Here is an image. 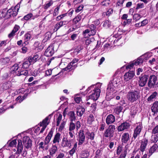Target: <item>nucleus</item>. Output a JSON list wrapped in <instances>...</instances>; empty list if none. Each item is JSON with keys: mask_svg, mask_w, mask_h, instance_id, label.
<instances>
[{"mask_svg": "<svg viewBox=\"0 0 158 158\" xmlns=\"http://www.w3.org/2000/svg\"><path fill=\"white\" fill-rule=\"evenodd\" d=\"M140 97L139 90L136 89H130L127 93V99L131 103H133L139 99Z\"/></svg>", "mask_w": 158, "mask_h": 158, "instance_id": "f257e3e1", "label": "nucleus"}, {"mask_svg": "<svg viewBox=\"0 0 158 158\" xmlns=\"http://www.w3.org/2000/svg\"><path fill=\"white\" fill-rule=\"evenodd\" d=\"M115 130V126L113 125H109L107 128H106L103 133V136L105 138H111L113 137Z\"/></svg>", "mask_w": 158, "mask_h": 158, "instance_id": "f03ea898", "label": "nucleus"}, {"mask_svg": "<svg viewBox=\"0 0 158 158\" xmlns=\"http://www.w3.org/2000/svg\"><path fill=\"white\" fill-rule=\"evenodd\" d=\"M148 85L150 88H154L158 87L157 78L156 76L152 75L149 77Z\"/></svg>", "mask_w": 158, "mask_h": 158, "instance_id": "7ed1b4c3", "label": "nucleus"}, {"mask_svg": "<svg viewBox=\"0 0 158 158\" xmlns=\"http://www.w3.org/2000/svg\"><path fill=\"white\" fill-rule=\"evenodd\" d=\"M53 134V130L52 128L51 129V130L49 132L47 136L46 137L44 140V142H41L39 144V148H41L44 149V147L43 146L44 144L45 145H46L48 144L50 141L51 138L52 137Z\"/></svg>", "mask_w": 158, "mask_h": 158, "instance_id": "20e7f679", "label": "nucleus"}, {"mask_svg": "<svg viewBox=\"0 0 158 158\" xmlns=\"http://www.w3.org/2000/svg\"><path fill=\"white\" fill-rule=\"evenodd\" d=\"M20 7V5L17 4L14 7H11L7 10V15L9 17H15L17 15Z\"/></svg>", "mask_w": 158, "mask_h": 158, "instance_id": "39448f33", "label": "nucleus"}, {"mask_svg": "<svg viewBox=\"0 0 158 158\" xmlns=\"http://www.w3.org/2000/svg\"><path fill=\"white\" fill-rule=\"evenodd\" d=\"M158 148V146L157 144H154L152 146L150 147L149 149L148 153H145L143 155L141 158H149L152 154L155 152Z\"/></svg>", "mask_w": 158, "mask_h": 158, "instance_id": "423d86ee", "label": "nucleus"}, {"mask_svg": "<svg viewBox=\"0 0 158 158\" xmlns=\"http://www.w3.org/2000/svg\"><path fill=\"white\" fill-rule=\"evenodd\" d=\"M143 62V59L141 58H139L136 60L133 61L131 62L127 66H123L121 67V69L124 68L125 67L126 69H131L133 68L134 65L137 66L141 64H142Z\"/></svg>", "mask_w": 158, "mask_h": 158, "instance_id": "0eeeda50", "label": "nucleus"}, {"mask_svg": "<svg viewBox=\"0 0 158 158\" xmlns=\"http://www.w3.org/2000/svg\"><path fill=\"white\" fill-rule=\"evenodd\" d=\"M23 145L27 149L31 148L32 146V140L28 136L23 137Z\"/></svg>", "mask_w": 158, "mask_h": 158, "instance_id": "6e6552de", "label": "nucleus"}, {"mask_svg": "<svg viewBox=\"0 0 158 158\" xmlns=\"http://www.w3.org/2000/svg\"><path fill=\"white\" fill-rule=\"evenodd\" d=\"M149 77L148 76L146 75H144L141 77H139V86L141 87L144 86L146 84L147 81H148Z\"/></svg>", "mask_w": 158, "mask_h": 158, "instance_id": "1a4fd4ad", "label": "nucleus"}, {"mask_svg": "<svg viewBox=\"0 0 158 158\" xmlns=\"http://www.w3.org/2000/svg\"><path fill=\"white\" fill-rule=\"evenodd\" d=\"M93 91L92 94L89 96V98L96 101L98 99V98L100 97L101 90L99 89L95 88Z\"/></svg>", "mask_w": 158, "mask_h": 158, "instance_id": "9d476101", "label": "nucleus"}, {"mask_svg": "<svg viewBox=\"0 0 158 158\" xmlns=\"http://www.w3.org/2000/svg\"><path fill=\"white\" fill-rule=\"evenodd\" d=\"M130 124L128 122H125L118 126L117 128V131L118 132L122 131L125 130H127L130 128Z\"/></svg>", "mask_w": 158, "mask_h": 158, "instance_id": "9b49d317", "label": "nucleus"}, {"mask_svg": "<svg viewBox=\"0 0 158 158\" xmlns=\"http://www.w3.org/2000/svg\"><path fill=\"white\" fill-rule=\"evenodd\" d=\"M148 143V139L146 138H144L141 141V144L139 147V150L141 152H143L145 151Z\"/></svg>", "mask_w": 158, "mask_h": 158, "instance_id": "f8f14e48", "label": "nucleus"}, {"mask_svg": "<svg viewBox=\"0 0 158 158\" xmlns=\"http://www.w3.org/2000/svg\"><path fill=\"white\" fill-rule=\"evenodd\" d=\"M78 145H80L82 144L85 139V136L83 130H80L78 133Z\"/></svg>", "mask_w": 158, "mask_h": 158, "instance_id": "ddd939ff", "label": "nucleus"}, {"mask_svg": "<svg viewBox=\"0 0 158 158\" xmlns=\"http://www.w3.org/2000/svg\"><path fill=\"white\" fill-rule=\"evenodd\" d=\"M142 125L139 124L137 126L135 129L134 130V133L133 135V138L134 139H135L137 138L138 136L139 135L141 131Z\"/></svg>", "mask_w": 158, "mask_h": 158, "instance_id": "4468645a", "label": "nucleus"}, {"mask_svg": "<svg viewBox=\"0 0 158 158\" xmlns=\"http://www.w3.org/2000/svg\"><path fill=\"white\" fill-rule=\"evenodd\" d=\"M78 61V59L76 58L74 59L72 61L68 64L66 68L62 69H74L77 67V63Z\"/></svg>", "mask_w": 158, "mask_h": 158, "instance_id": "2eb2a0df", "label": "nucleus"}, {"mask_svg": "<svg viewBox=\"0 0 158 158\" xmlns=\"http://www.w3.org/2000/svg\"><path fill=\"white\" fill-rule=\"evenodd\" d=\"M134 75V71L133 70L129 71L124 75V79L125 81H128L133 78Z\"/></svg>", "mask_w": 158, "mask_h": 158, "instance_id": "dca6fc26", "label": "nucleus"}, {"mask_svg": "<svg viewBox=\"0 0 158 158\" xmlns=\"http://www.w3.org/2000/svg\"><path fill=\"white\" fill-rule=\"evenodd\" d=\"M115 121V116L111 114L108 115L106 118V123L108 125L113 123Z\"/></svg>", "mask_w": 158, "mask_h": 158, "instance_id": "f3484780", "label": "nucleus"}, {"mask_svg": "<svg viewBox=\"0 0 158 158\" xmlns=\"http://www.w3.org/2000/svg\"><path fill=\"white\" fill-rule=\"evenodd\" d=\"M118 79L117 78H114L113 80L110 81V83L108 85V87L110 88V90H111V89L113 90L115 87L117 86V84L118 83Z\"/></svg>", "mask_w": 158, "mask_h": 158, "instance_id": "a211bd4d", "label": "nucleus"}, {"mask_svg": "<svg viewBox=\"0 0 158 158\" xmlns=\"http://www.w3.org/2000/svg\"><path fill=\"white\" fill-rule=\"evenodd\" d=\"M18 142L17 151L15 152V154L17 155L20 154L23 150V145L22 143L21 140L20 139H18Z\"/></svg>", "mask_w": 158, "mask_h": 158, "instance_id": "6ab92c4d", "label": "nucleus"}, {"mask_svg": "<svg viewBox=\"0 0 158 158\" xmlns=\"http://www.w3.org/2000/svg\"><path fill=\"white\" fill-rule=\"evenodd\" d=\"M54 53L53 48L52 46H49L45 51L44 55L47 57H49L51 56Z\"/></svg>", "mask_w": 158, "mask_h": 158, "instance_id": "aec40b11", "label": "nucleus"}, {"mask_svg": "<svg viewBox=\"0 0 158 158\" xmlns=\"http://www.w3.org/2000/svg\"><path fill=\"white\" fill-rule=\"evenodd\" d=\"M69 23L68 21L64 20L63 21H61L59 23L56 24L54 26V30L57 31L63 25L68 24Z\"/></svg>", "mask_w": 158, "mask_h": 158, "instance_id": "412c9836", "label": "nucleus"}, {"mask_svg": "<svg viewBox=\"0 0 158 158\" xmlns=\"http://www.w3.org/2000/svg\"><path fill=\"white\" fill-rule=\"evenodd\" d=\"M85 111V109L82 106H79L76 108L77 115L79 117H81Z\"/></svg>", "mask_w": 158, "mask_h": 158, "instance_id": "4be33fe9", "label": "nucleus"}, {"mask_svg": "<svg viewBox=\"0 0 158 158\" xmlns=\"http://www.w3.org/2000/svg\"><path fill=\"white\" fill-rule=\"evenodd\" d=\"M130 139V135L128 132L124 133L123 134L121 141L122 143H125L127 142Z\"/></svg>", "mask_w": 158, "mask_h": 158, "instance_id": "5701e85b", "label": "nucleus"}, {"mask_svg": "<svg viewBox=\"0 0 158 158\" xmlns=\"http://www.w3.org/2000/svg\"><path fill=\"white\" fill-rule=\"evenodd\" d=\"M58 150V148L56 144H52V146L49 149V155L51 156H53Z\"/></svg>", "mask_w": 158, "mask_h": 158, "instance_id": "b1692460", "label": "nucleus"}, {"mask_svg": "<svg viewBox=\"0 0 158 158\" xmlns=\"http://www.w3.org/2000/svg\"><path fill=\"white\" fill-rule=\"evenodd\" d=\"M152 112H153V115H155L158 112V101L155 102L151 107Z\"/></svg>", "mask_w": 158, "mask_h": 158, "instance_id": "393cba45", "label": "nucleus"}, {"mask_svg": "<svg viewBox=\"0 0 158 158\" xmlns=\"http://www.w3.org/2000/svg\"><path fill=\"white\" fill-rule=\"evenodd\" d=\"M69 116V118L70 120V122L74 121L76 119V116L74 111H71L68 113L67 114Z\"/></svg>", "mask_w": 158, "mask_h": 158, "instance_id": "a878e982", "label": "nucleus"}, {"mask_svg": "<svg viewBox=\"0 0 158 158\" xmlns=\"http://www.w3.org/2000/svg\"><path fill=\"white\" fill-rule=\"evenodd\" d=\"M60 133L57 132L56 133L54 136V139L52 140V144H55L56 143H59L60 140Z\"/></svg>", "mask_w": 158, "mask_h": 158, "instance_id": "bb28decb", "label": "nucleus"}, {"mask_svg": "<svg viewBox=\"0 0 158 158\" xmlns=\"http://www.w3.org/2000/svg\"><path fill=\"white\" fill-rule=\"evenodd\" d=\"M49 120V117L48 116H47L41 122H40V123L38 124V125L40 126H45L47 127V126L48 125L49 123V122L48 121Z\"/></svg>", "mask_w": 158, "mask_h": 158, "instance_id": "cd10ccee", "label": "nucleus"}, {"mask_svg": "<svg viewBox=\"0 0 158 158\" xmlns=\"http://www.w3.org/2000/svg\"><path fill=\"white\" fill-rule=\"evenodd\" d=\"M110 90L111 91L112 90H110L109 87H108L107 88V91L106 92V98L107 99V100H109L113 98V92H110Z\"/></svg>", "mask_w": 158, "mask_h": 158, "instance_id": "c85d7f7f", "label": "nucleus"}, {"mask_svg": "<svg viewBox=\"0 0 158 158\" xmlns=\"http://www.w3.org/2000/svg\"><path fill=\"white\" fill-rule=\"evenodd\" d=\"M61 145L62 147L64 148L69 146V140L66 136H63Z\"/></svg>", "mask_w": 158, "mask_h": 158, "instance_id": "c756f323", "label": "nucleus"}, {"mask_svg": "<svg viewBox=\"0 0 158 158\" xmlns=\"http://www.w3.org/2000/svg\"><path fill=\"white\" fill-rule=\"evenodd\" d=\"M158 95L157 93L156 92H154L151 95L149 96L148 99V101L149 102H153L154 101V99L156 98V97Z\"/></svg>", "mask_w": 158, "mask_h": 158, "instance_id": "7c9ffc66", "label": "nucleus"}, {"mask_svg": "<svg viewBox=\"0 0 158 158\" xmlns=\"http://www.w3.org/2000/svg\"><path fill=\"white\" fill-rule=\"evenodd\" d=\"M123 109V107L121 106H117L115 107L114 112L115 114L118 115L121 112Z\"/></svg>", "mask_w": 158, "mask_h": 158, "instance_id": "2f4dec72", "label": "nucleus"}, {"mask_svg": "<svg viewBox=\"0 0 158 158\" xmlns=\"http://www.w3.org/2000/svg\"><path fill=\"white\" fill-rule=\"evenodd\" d=\"M81 15H78L73 19V24H77L81 19Z\"/></svg>", "mask_w": 158, "mask_h": 158, "instance_id": "473e14b6", "label": "nucleus"}, {"mask_svg": "<svg viewBox=\"0 0 158 158\" xmlns=\"http://www.w3.org/2000/svg\"><path fill=\"white\" fill-rule=\"evenodd\" d=\"M38 17V16L36 15L35 17V16H33V15L31 13H29L27 15H25L24 17L23 18L24 20H29L31 18H32V19H34L35 18H37Z\"/></svg>", "mask_w": 158, "mask_h": 158, "instance_id": "72a5a7b5", "label": "nucleus"}, {"mask_svg": "<svg viewBox=\"0 0 158 158\" xmlns=\"http://www.w3.org/2000/svg\"><path fill=\"white\" fill-rule=\"evenodd\" d=\"M102 150L101 149H98L95 152V156L94 157L96 158H100L102 155Z\"/></svg>", "mask_w": 158, "mask_h": 158, "instance_id": "f704fd0d", "label": "nucleus"}, {"mask_svg": "<svg viewBox=\"0 0 158 158\" xmlns=\"http://www.w3.org/2000/svg\"><path fill=\"white\" fill-rule=\"evenodd\" d=\"M89 152L87 151H84L81 155V158H87L89 156Z\"/></svg>", "mask_w": 158, "mask_h": 158, "instance_id": "c9c22d12", "label": "nucleus"}, {"mask_svg": "<svg viewBox=\"0 0 158 158\" xmlns=\"http://www.w3.org/2000/svg\"><path fill=\"white\" fill-rule=\"evenodd\" d=\"M76 127L75 124L74 123H73V122H70V124H69V131H73L75 129Z\"/></svg>", "mask_w": 158, "mask_h": 158, "instance_id": "e433bc0d", "label": "nucleus"}, {"mask_svg": "<svg viewBox=\"0 0 158 158\" xmlns=\"http://www.w3.org/2000/svg\"><path fill=\"white\" fill-rule=\"evenodd\" d=\"M31 64L28 60L26 61L23 63L22 68L23 69H27Z\"/></svg>", "mask_w": 158, "mask_h": 158, "instance_id": "4c0bfd02", "label": "nucleus"}, {"mask_svg": "<svg viewBox=\"0 0 158 158\" xmlns=\"http://www.w3.org/2000/svg\"><path fill=\"white\" fill-rule=\"evenodd\" d=\"M142 17V16L141 15H140L138 14H136L134 15L133 16V19L135 21H137L139 20Z\"/></svg>", "mask_w": 158, "mask_h": 158, "instance_id": "58836bf2", "label": "nucleus"}, {"mask_svg": "<svg viewBox=\"0 0 158 158\" xmlns=\"http://www.w3.org/2000/svg\"><path fill=\"white\" fill-rule=\"evenodd\" d=\"M34 46L35 48H38L40 50H41L43 49V47L40 45V43L38 41L35 42L34 44Z\"/></svg>", "mask_w": 158, "mask_h": 158, "instance_id": "ea45409f", "label": "nucleus"}, {"mask_svg": "<svg viewBox=\"0 0 158 158\" xmlns=\"http://www.w3.org/2000/svg\"><path fill=\"white\" fill-rule=\"evenodd\" d=\"M53 3V2L51 0L48 2L46 3L44 5V9L46 10L50 6H51Z\"/></svg>", "mask_w": 158, "mask_h": 158, "instance_id": "a19ab883", "label": "nucleus"}, {"mask_svg": "<svg viewBox=\"0 0 158 158\" xmlns=\"http://www.w3.org/2000/svg\"><path fill=\"white\" fill-rule=\"evenodd\" d=\"M137 110L135 107H132L130 111V114L131 116L135 115L137 114Z\"/></svg>", "mask_w": 158, "mask_h": 158, "instance_id": "79ce46f5", "label": "nucleus"}, {"mask_svg": "<svg viewBox=\"0 0 158 158\" xmlns=\"http://www.w3.org/2000/svg\"><path fill=\"white\" fill-rule=\"evenodd\" d=\"M158 141V135H154L152 138L151 141L152 143H154V144H156Z\"/></svg>", "mask_w": 158, "mask_h": 158, "instance_id": "37998d69", "label": "nucleus"}, {"mask_svg": "<svg viewBox=\"0 0 158 158\" xmlns=\"http://www.w3.org/2000/svg\"><path fill=\"white\" fill-rule=\"evenodd\" d=\"M31 38V35L29 33H27L24 35V40L25 42L24 43H25L26 42H27Z\"/></svg>", "mask_w": 158, "mask_h": 158, "instance_id": "c03bdc74", "label": "nucleus"}, {"mask_svg": "<svg viewBox=\"0 0 158 158\" xmlns=\"http://www.w3.org/2000/svg\"><path fill=\"white\" fill-rule=\"evenodd\" d=\"M87 134L88 135V136H89V138L91 140H93L94 139L95 134L94 132H91L90 133L89 131H87Z\"/></svg>", "mask_w": 158, "mask_h": 158, "instance_id": "a18cd8bd", "label": "nucleus"}, {"mask_svg": "<svg viewBox=\"0 0 158 158\" xmlns=\"http://www.w3.org/2000/svg\"><path fill=\"white\" fill-rule=\"evenodd\" d=\"M17 142H16V139H14L10 142L9 144V146L10 147H13L14 146H16V143Z\"/></svg>", "mask_w": 158, "mask_h": 158, "instance_id": "49530a36", "label": "nucleus"}, {"mask_svg": "<svg viewBox=\"0 0 158 158\" xmlns=\"http://www.w3.org/2000/svg\"><path fill=\"white\" fill-rule=\"evenodd\" d=\"M127 150H125L121 154L118 158H125L127 155Z\"/></svg>", "mask_w": 158, "mask_h": 158, "instance_id": "de8ad7c7", "label": "nucleus"}, {"mask_svg": "<svg viewBox=\"0 0 158 158\" xmlns=\"http://www.w3.org/2000/svg\"><path fill=\"white\" fill-rule=\"evenodd\" d=\"M110 25V22L107 20L105 21L103 24V26L106 28L109 27Z\"/></svg>", "mask_w": 158, "mask_h": 158, "instance_id": "09e8293b", "label": "nucleus"}, {"mask_svg": "<svg viewBox=\"0 0 158 158\" xmlns=\"http://www.w3.org/2000/svg\"><path fill=\"white\" fill-rule=\"evenodd\" d=\"M158 133V125H156L152 130V134H155Z\"/></svg>", "mask_w": 158, "mask_h": 158, "instance_id": "8fccbe9b", "label": "nucleus"}, {"mask_svg": "<svg viewBox=\"0 0 158 158\" xmlns=\"http://www.w3.org/2000/svg\"><path fill=\"white\" fill-rule=\"evenodd\" d=\"M29 72L31 73V75L36 76L37 75L38 71L37 70H29Z\"/></svg>", "mask_w": 158, "mask_h": 158, "instance_id": "3c124183", "label": "nucleus"}, {"mask_svg": "<svg viewBox=\"0 0 158 158\" xmlns=\"http://www.w3.org/2000/svg\"><path fill=\"white\" fill-rule=\"evenodd\" d=\"M28 61L31 64H34L35 62L34 60L33 57L32 56H30L28 57Z\"/></svg>", "mask_w": 158, "mask_h": 158, "instance_id": "603ef678", "label": "nucleus"}, {"mask_svg": "<svg viewBox=\"0 0 158 158\" xmlns=\"http://www.w3.org/2000/svg\"><path fill=\"white\" fill-rule=\"evenodd\" d=\"M122 151V146L121 145H119L118 147H117L116 150V153L117 155H120Z\"/></svg>", "mask_w": 158, "mask_h": 158, "instance_id": "864d4df0", "label": "nucleus"}, {"mask_svg": "<svg viewBox=\"0 0 158 158\" xmlns=\"http://www.w3.org/2000/svg\"><path fill=\"white\" fill-rule=\"evenodd\" d=\"M144 4L143 3H139L137 4L136 9L138 10L139 9L143 8L144 7Z\"/></svg>", "mask_w": 158, "mask_h": 158, "instance_id": "5fc2aeb1", "label": "nucleus"}, {"mask_svg": "<svg viewBox=\"0 0 158 158\" xmlns=\"http://www.w3.org/2000/svg\"><path fill=\"white\" fill-rule=\"evenodd\" d=\"M60 8L59 6H57L56 8L53 13V15L54 16H56L58 14V11Z\"/></svg>", "mask_w": 158, "mask_h": 158, "instance_id": "6e6d98bb", "label": "nucleus"}, {"mask_svg": "<svg viewBox=\"0 0 158 158\" xmlns=\"http://www.w3.org/2000/svg\"><path fill=\"white\" fill-rule=\"evenodd\" d=\"M100 127L99 128V131H104L105 127L106 124L105 123H103L100 125Z\"/></svg>", "mask_w": 158, "mask_h": 158, "instance_id": "4d7b16f0", "label": "nucleus"}, {"mask_svg": "<svg viewBox=\"0 0 158 158\" xmlns=\"http://www.w3.org/2000/svg\"><path fill=\"white\" fill-rule=\"evenodd\" d=\"M65 122L64 121H63L62 122L61 125H60V126L59 130L60 131H62V129H64V126H65Z\"/></svg>", "mask_w": 158, "mask_h": 158, "instance_id": "13d9d810", "label": "nucleus"}, {"mask_svg": "<svg viewBox=\"0 0 158 158\" xmlns=\"http://www.w3.org/2000/svg\"><path fill=\"white\" fill-rule=\"evenodd\" d=\"M94 40V39L93 38H91L86 40L85 41V44L87 45H89L92 42V41Z\"/></svg>", "mask_w": 158, "mask_h": 158, "instance_id": "bf43d9fd", "label": "nucleus"}, {"mask_svg": "<svg viewBox=\"0 0 158 158\" xmlns=\"http://www.w3.org/2000/svg\"><path fill=\"white\" fill-rule=\"evenodd\" d=\"M20 27L19 25L16 24L14 27L13 30L16 33L20 29Z\"/></svg>", "mask_w": 158, "mask_h": 158, "instance_id": "052dcab7", "label": "nucleus"}, {"mask_svg": "<svg viewBox=\"0 0 158 158\" xmlns=\"http://www.w3.org/2000/svg\"><path fill=\"white\" fill-rule=\"evenodd\" d=\"M28 71H29L27 70H21V72H20V73H21V75H27V74H28Z\"/></svg>", "mask_w": 158, "mask_h": 158, "instance_id": "680f3d73", "label": "nucleus"}, {"mask_svg": "<svg viewBox=\"0 0 158 158\" xmlns=\"http://www.w3.org/2000/svg\"><path fill=\"white\" fill-rule=\"evenodd\" d=\"M148 23V19H145L140 23L141 25H140V26H144Z\"/></svg>", "mask_w": 158, "mask_h": 158, "instance_id": "e2e57ef3", "label": "nucleus"}, {"mask_svg": "<svg viewBox=\"0 0 158 158\" xmlns=\"http://www.w3.org/2000/svg\"><path fill=\"white\" fill-rule=\"evenodd\" d=\"M7 10L6 9L3 10L1 12V15H2V16L5 17L7 15Z\"/></svg>", "mask_w": 158, "mask_h": 158, "instance_id": "0e129e2a", "label": "nucleus"}, {"mask_svg": "<svg viewBox=\"0 0 158 158\" xmlns=\"http://www.w3.org/2000/svg\"><path fill=\"white\" fill-rule=\"evenodd\" d=\"M15 33H16L12 30L11 32L9 34H8V37L9 38H11L13 37L15 35Z\"/></svg>", "mask_w": 158, "mask_h": 158, "instance_id": "69168bd1", "label": "nucleus"}, {"mask_svg": "<svg viewBox=\"0 0 158 158\" xmlns=\"http://www.w3.org/2000/svg\"><path fill=\"white\" fill-rule=\"evenodd\" d=\"M83 7L84 6L83 5L79 6L76 10V12L77 13L79 12L83 9Z\"/></svg>", "mask_w": 158, "mask_h": 158, "instance_id": "338daca9", "label": "nucleus"}, {"mask_svg": "<svg viewBox=\"0 0 158 158\" xmlns=\"http://www.w3.org/2000/svg\"><path fill=\"white\" fill-rule=\"evenodd\" d=\"M109 1L108 0H106L103 2H102L101 3V4L102 6H107L109 5Z\"/></svg>", "mask_w": 158, "mask_h": 158, "instance_id": "774afa93", "label": "nucleus"}]
</instances>
